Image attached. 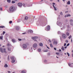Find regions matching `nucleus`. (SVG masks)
<instances>
[{
  "label": "nucleus",
  "instance_id": "obj_59",
  "mask_svg": "<svg viewBox=\"0 0 73 73\" xmlns=\"http://www.w3.org/2000/svg\"><path fill=\"white\" fill-rule=\"evenodd\" d=\"M71 41L72 42V39H71Z\"/></svg>",
  "mask_w": 73,
  "mask_h": 73
},
{
  "label": "nucleus",
  "instance_id": "obj_57",
  "mask_svg": "<svg viewBox=\"0 0 73 73\" xmlns=\"http://www.w3.org/2000/svg\"><path fill=\"white\" fill-rule=\"evenodd\" d=\"M64 54H65V55H66V53H64Z\"/></svg>",
  "mask_w": 73,
  "mask_h": 73
},
{
  "label": "nucleus",
  "instance_id": "obj_12",
  "mask_svg": "<svg viewBox=\"0 0 73 73\" xmlns=\"http://www.w3.org/2000/svg\"><path fill=\"white\" fill-rule=\"evenodd\" d=\"M28 19V17L27 16H25V20H27Z\"/></svg>",
  "mask_w": 73,
  "mask_h": 73
},
{
  "label": "nucleus",
  "instance_id": "obj_1",
  "mask_svg": "<svg viewBox=\"0 0 73 73\" xmlns=\"http://www.w3.org/2000/svg\"><path fill=\"white\" fill-rule=\"evenodd\" d=\"M15 9V7L14 6H12L10 7L9 10V11L11 12H13Z\"/></svg>",
  "mask_w": 73,
  "mask_h": 73
},
{
  "label": "nucleus",
  "instance_id": "obj_39",
  "mask_svg": "<svg viewBox=\"0 0 73 73\" xmlns=\"http://www.w3.org/2000/svg\"><path fill=\"white\" fill-rule=\"evenodd\" d=\"M69 65V66H70V67H71V64H70L69 63L68 64Z\"/></svg>",
  "mask_w": 73,
  "mask_h": 73
},
{
  "label": "nucleus",
  "instance_id": "obj_18",
  "mask_svg": "<svg viewBox=\"0 0 73 73\" xmlns=\"http://www.w3.org/2000/svg\"><path fill=\"white\" fill-rule=\"evenodd\" d=\"M11 60H14V59L15 58L14 57H11Z\"/></svg>",
  "mask_w": 73,
  "mask_h": 73
},
{
  "label": "nucleus",
  "instance_id": "obj_56",
  "mask_svg": "<svg viewBox=\"0 0 73 73\" xmlns=\"http://www.w3.org/2000/svg\"><path fill=\"white\" fill-rule=\"evenodd\" d=\"M59 50L60 52H61V50L60 49Z\"/></svg>",
  "mask_w": 73,
  "mask_h": 73
},
{
  "label": "nucleus",
  "instance_id": "obj_43",
  "mask_svg": "<svg viewBox=\"0 0 73 73\" xmlns=\"http://www.w3.org/2000/svg\"><path fill=\"white\" fill-rule=\"evenodd\" d=\"M69 43H68L67 44V46H69Z\"/></svg>",
  "mask_w": 73,
  "mask_h": 73
},
{
  "label": "nucleus",
  "instance_id": "obj_34",
  "mask_svg": "<svg viewBox=\"0 0 73 73\" xmlns=\"http://www.w3.org/2000/svg\"><path fill=\"white\" fill-rule=\"evenodd\" d=\"M67 55H68V57L69 56L70 54H69V53H68V52H67Z\"/></svg>",
  "mask_w": 73,
  "mask_h": 73
},
{
  "label": "nucleus",
  "instance_id": "obj_9",
  "mask_svg": "<svg viewBox=\"0 0 73 73\" xmlns=\"http://www.w3.org/2000/svg\"><path fill=\"white\" fill-rule=\"evenodd\" d=\"M62 37L63 38H66V35L65 34H63L62 35Z\"/></svg>",
  "mask_w": 73,
  "mask_h": 73
},
{
  "label": "nucleus",
  "instance_id": "obj_42",
  "mask_svg": "<svg viewBox=\"0 0 73 73\" xmlns=\"http://www.w3.org/2000/svg\"><path fill=\"white\" fill-rule=\"evenodd\" d=\"M66 43H68V41L67 40H66Z\"/></svg>",
  "mask_w": 73,
  "mask_h": 73
},
{
  "label": "nucleus",
  "instance_id": "obj_58",
  "mask_svg": "<svg viewBox=\"0 0 73 73\" xmlns=\"http://www.w3.org/2000/svg\"><path fill=\"white\" fill-rule=\"evenodd\" d=\"M14 0V1H17V0Z\"/></svg>",
  "mask_w": 73,
  "mask_h": 73
},
{
  "label": "nucleus",
  "instance_id": "obj_6",
  "mask_svg": "<svg viewBox=\"0 0 73 73\" xmlns=\"http://www.w3.org/2000/svg\"><path fill=\"white\" fill-rule=\"evenodd\" d=\"M23 48H27V44H24L23 45Z\"/></svg>",
  "mask_w": 73,
  "mask_h": 73
},
{
  "label": "nucleus",
  "instance_id": "obj_3",
  "mask_svg": "<svg viewBox=\"0 0 73 73\" xmlns=\"http://www.w3.org/2000/svg\"><path fill=\"white\" fill-rule=\"evenodd\" d=\"M32 39H33V40H34L35 41H37L36 40H35L38 39V37L37 36H35L34 37H32Z\"/></svg>",
  "mask_w": 73,
  "mask_h": 73
},
{
  "label": "nucleus",
  "instance_id": "obj_28",
  "mask_svg": "<svg viewBox=\"0 0 73 73\" xmlns=\"http://www.w3.org/2000/svg\"><path fill=\"white\" fill-rule=\"evenodd\" d=\"M50 45L51 47L52 48L53 47V45H52V44L51 43L50 44Z\"/></svg>",
  "mask_w": 73,
  "mask_h": 73
},
{
  "label": "nucleus",
  "instance_id": "obj_38",
  "mask_svg": "<svg viewBox=\"0 0 73 73\" xmlns=\"http://www.w3.org/2000/svg\"><path fill=\"white\" fill-rule=\"evenodd\" d=\"M12 23V21H10L9 22V24H11V23Z\"/></svg>",
  "mask_w": 73,
  "mask_h": 73
},
{
  "label": "nucleus",
  "instance_id": "obj_33",
  "mask_svg": "<svg viewBox=\"0 0 73 73\" xmlns=\"http://www.w3.org/2000/svg\"><path fill=\"white\" fill-rule=\"evenodd\" d=\"M2 38H3V36H0V39H1V40H2Z\"/></svg>",
  "mask_w": 73,
  "mask_h": 73
},
{
  "label": "nucleus",
  "instance_id": "obj_53",
  "mask_svg": "<svg viewBox=\"0 0 73 73\" xmlns=\"http://www.w3.org/2000/svg\"><path fill=\"white\" fill-rule=\"evenodd\" d=\"M66 48H67V47H66V46H65V47H64V48L65 49H66Z\"/></svg>",
  "mask_w": 73,
  "mask_h": 73
},
{
  "label": "nucleus",
  "instance_id": "obj_5",
  "mask_svg": "<svg viewBox=\"0 0 73 73\" xmlns=\"http://www.w3.org/2000/svg\"><path fill=\"white\" fill-rule=\"evenodd\" d=\"M18 5L19 7H21V6L23 5V4L21 3H18Z\"/></svg>",
  "mask_w": 73,
  "mask_h": 73
},
{
  "label": "nucleus",
  "instance_id": "obj_44",
  "mask_svg": "<svg viewBox=\"0 0 73 73\" xmlns=\"http://www.w3.org/2000/svg\"><path fill=\"white\" fill-rule=\"evenodd\" d=\"M18 40L19 41H21V39H18Z\"/></svg>",
  "mask_w": 73,
  "mask_h": 73
},
{
  "label": "nucleus",
  "instance_id": "obj_32",
  "mask_svg": "<svg viewBox=\"0 0 73 73\" xmlns=\"http://www.w3.org/2000/svg\"><path fill=\"white\" fill-rule=\"evenodd\" d=\"M16 3V2L13 1H12V3H13V4L14 3Z\"/></svg>",
  "mask_w": 73,
  "mask_h": 73
},
{
  "label": "nucleus",
  "instance_id": "obj_40",
  "mask_svg": "<svg viewBox=\"0 0 73 73\" xmlns=\"http://www.w3.org/2000/svg\"><path fill=\"white\" fill-rule=\"evenodd\" d=\"M60 15H62V13L61 12L60 13Z\"/></svg>",
  "mask_w": 73,
  "mask_h": 73
},
{
  "label": "nucleus",
  "instance_id": "obj_61",
  "mask_svg": "<svg viewBox=\"0 0 73 73\" xmlns=\"http://www.w3.org/2000/svg\"><path fill=\"white\" fill-rule=\"evenodd\" d=\"M72 53H73V50L72 51Z\"/></svg>",
  "mask_w": 73,
  "mask_h": 73
},
{
  "label": "nucleus",
  "instance_id": "obj_27",
  "mask_svg": "<svg viewBox=\"0 0 73 73\" xmlns=\"http://www.w3.org/2000/svg\"><path fill=\"white\" fill-rule=\"evenodd\" d=\"M23 5L24 7H26V6H25V4L24 3H23Z\"/></svg>",
  "mask_w": 73,
  "mask_h": 73
},
{
  "label": "nucleus",
  "instance_id": "obj_63",
  "mask_svg": "<svg viewBox=\"0 0 73 73\" xmlns=\"http://www.w3.org/2000/svg\"><path fill=\"white\" fill-rule=\"evenodd\" d=\"M56 57H57V58H58V57L56 56Z\"/></svg>",
  "mask_w": 73,
  "mask_h": 73
},
{
  "label": "nucleus",
  "instance_id": "obj_22",
  "mask_svg": "<svg viewBox=\"0 0 73 73\" xmlns=\"http://www.w3.org/2000/svg\"><path fill=\"white\" fill-rule=\"evenodd\" d=\"M16 29L17 30H19V27H17L16 28Z\"/></svg>",
  "mask_w": 73,
  "mask_h": 73
},
{
  "label": "nucleus",
  "instance_id": "obj_41",
  "mask_svg": "<svg viewBox=\"0 0 73 73\" xmlns=\"http://www.w3.org/2000/svg\"><path fill=\"white\" fill-rule=\"evenodd\" d=\"M5 31H3V35H4V34H5Z\"/></svg>",
  "mask_w": 73,
  "mask_h": 73
},
{
  "label": "nucleus",
  "instance_id": "obj_29",
  "mask_svg": "<svg viewBox=\"0 0 73 73\" xmlns=\"http://www.w3.org/2000/svg\"><path fill=\"white\" fill-rule=\"evenodd\" d=\"M7 1L8 3H11V0H7Z\"/></svg>",
  "mask_w": 73,
  "mask_h": 73
},
{
  "label": "nucleus",
  "instance_id": "obj_8",
  "mask_svg": "<svg viewBox=\"0 0 73 73\" xmlns=\"http://www.w3.org/2000/svg\"><path fill=\"white\" fill-rule=\"evenodd\" d=\"M70 24L71 25H73V20H70Z\"/></svg>",
  "mask_w": 73,
  "mask_h": 73
},
{
  "label": "nucleus",
  "instance_id": "obj_20",
  "mask_svg": "<svg viewBox=\"0 0 73 73\" xmlns=\"http://www.w3.org/2000/svg\"><path fill=\"white\" fill-rule=\"evenodd\" d=\"M66 35L67 36H69V33L68 32H67L66 33Z\"/></svg>",
  "mask_w": 73,
  "mask_h": 73
},
{
  "label": "nucleus",
  "instance_id": "obj_49",
  "mask_svg": "<svg viewBox=\"0 0 73 73\" xmlns=\"http://www.w3.org/2000/svg\"><path fill=\"white\" fill-rule=\"evenodd\" d=\"M26 33H22V35H24Z\"/></svg>",
  "mask_w": 73,
  "mask_h": 73
},
{
  "label": "nucleus",
  "instance_id": "obj_46",
  "mask_svg": "<svg viewBox=\"0 0 73 73\" xmlns=\"http://www.w3.org/2000/svg\"><path fill=\"white\" fill-rule=\"evenodd\" d=\"M48 41H49V42H51V41H50V39H49L48 40Z\"/></svg>",
  "mask_w": 73,
  "mask_h": 73
},
{
  "label": "nucleus",
  "instance_id": "obj_50",
  "mask_svg": "<svg viewBox=\"0 0 73 73\" xmlns=\"http://www.w3.org/2000/svg\"><path fill=\"white\" fill-rule=\"evenodd\" d=\"M66 45V43H64V46H65Z\"/></svg>",
  "mask_w": 73,
  "mask_h": 73
},
{
  "label": "nucleus",
  "instance_id": "obj_10",
  "mask_svg": "<svg viewBox=\"0 0 73 73\" xmlns=\"http://www.w3.org/2000/svg\"><path fill=\"white\" fill-rule=\"evenodd\" d=\"M53 43H54V45H57V43H58V42H57V41H54V42H53Z\"/></svg>",
  "mask_w": 73,
  "mask_h": 73
},
{
  "label": "nucleus",
  "instance_id": "obj_13",
  "mask_svg": "<svg viewBox=\"0 0 73 73\" xmlns=\"http://www.w3.org/2000/svg\"><path fill=\"white\" fill-rule=\"evenodd\" d=\"M39 46H43V44H42V43H39Z\"/></svg>",
  "mask_w": 73,
  "mask_h": 73
},
{
  "label": "nucleus",
  "instance_id": "obj_11",
  "mask_svg": "<svg viewBox=\"0 0 73 73\" xmlns=\"http://www.w3.org/2000/svg\"><path fill=\"white\" fill-rule=\"evenodd\" d=\"M47 29L48 31H49L50 30V26L49 25H48L47 27Z\"/></svg>",
  "mask_w": 73,
  "mask_h": 73
},
{
  "label": "nucleus",
  "instance_id": "obj_62",
  "mask_svg": "<svg viewBox=\"0 0 73 73\" xmlns=\"http://www.w3.org/2000/svg\"><path fill=\"white\" fill-rule=\"evenodd\" d=\"M67 12H68V11H66L65 12V13H67Z\"/></svg>",
  "mask_w": 73,
  "mask_h": 73
},
{
  "label": "nucleus",
  "instance_id": "obj_45",
  "mask_svg": "<svg viewBox=\"0 0 73 73\" xmlns=\"http://www.w3.org/2000/svg\"><path fill=\"white\" fill-rule=\"evenodd\" d=\"M0 10H1V11H2V8H0Z\"/></svg>",
  "mask_w": 73,
  "mask_h": 73
},
{
  "label": "nucleus",
  "instance_id": "obj_31",
  "mask_svg": "<svg viewBox=\"0 0 73 73\" xmlns=\"http://www.w3.org/2000/svg\"><path fill=\"white\" fill-rule=\"evenodd\" d=\"M17 22L18 23H19V22H20V20L18 19L17 20Z\"/></svg>",
  "mask_w": 73,
  "mask_h": 73
},
{
  "label": "nucleus",
  "instance_id": "obj_36",
  "mask_svg": "<svg viewBox=\"0 0 73 73\" xmlns=\"http://www.w3.org/2000/svg\"><path fill=\"white\" fill-rule=\"evenodd\" d=\"M7 46H10V44L9 43H8L7 44Z\"/></svg>",
  "mask_w": 73,
  "mask_h": 73
},
{
  "label": "nucleus",
  "instance_id": "obj_37",
  "mask_svg": "<svg viewBox=\"0 0 73 73\" xmlns=\"http://www.w3.org/2000/svg\"><path fill=\"white\" fill-rule=\"evenodd\" d=\"M22 73H25V72H24V71L23 70L22 71Z\"/></svg>",
  "mask_w": 73,
  "mask_h": 73
},
{
  "label": "nucleus",
  "instance_id": "obj_19",
  "mask_svg": "<svg viewBox=\"0 0 73 73\" xmlns=\"http://www.w3.org/2000/svg\"><path fill=\"white\" fill-rule=\"evenodd\" d=\"M12 63H14L15 62V60H13L11 61Z\"/></svg>",
  "mask_w": 73,
  "mask_h": 73
},
{
  "label": "nucleus",
  "instance_id": "obj_25",
  "mask_svg": "<svg viewBox=\"0 0 73 73\" xmlns=\"http://www.w3.org/2000/svg\"><path fill=\"white\" fill-rule=\"evenodd\" d=\"M38 52H41V49L39 48L38 49Z\"/></svg>",
  "mask_w": 73,
  "mask_h": 73
},
{
  "label": "nucleus",
  "instance_id": "obj_23",
  "mask_svg": "<svg viewBox=\"0 0 73 73\" xmlns=\"http://www.w3.org/2000/svg\"><path fill=\"white\" fill-rule=\"evenodd\" d=\"M0 28H5V27L3 26H0Z\"/></svg>",
  "mask_w": 73,
  "mask_h": 73
},
{
  "label": "nucleus",
  "instance_id": "obj_14",
  "mask_svg": "<svg viewBox=\"0 0 73 73\" xmlns=\"http://www.w3.org/2000/svg\"><path fill=\"white\" fill-rule=\"evenodd\" d=\"M28 32L30 33H33V31L32 30H29Z\"/></svg>",
  "mask_w": 73,
  "mask_h": 73
},
{
  "label": "nucleus",
  "instance_id": "obj_2",
  "mask_svg": "<svg viewBox=\"0 0 73 73\" xmlns=\"http://www.w3.org/2000/svg\"><path fill=\"white\" fill-rule=\"evenodd\" d=\"M0 51L2 53H6L5 48H0Z\"/></svg>",
  "mask_w": 73,
  "mask_h": 73
},
{
  "label": "nucleus",
  "instance_id": "obj_16",
  "mask_svg": "<svg viewBox=\"0 0 73 73\" xmlns=\"http://www.w3.org/2000/svg\"><path fill=\"white\" fill-rule=\"evenodd\" d=\"M70 16V14H68L67 15H65V17H69Z\"/></svg>",
  "mask_w": 73,
  "mask_h": 73
},
{
  "label": "nucleus",
  "instance_id": "obj_30",
  "mask_svg": "<svg viewBox=\"0 0 73 73\" xmlns=\"http://www.w3.org/2000/svg\"><path fill=\"white\" fill-rule=\"evenodd\" d=\"M71 37H72V36L70 35L68 37V38L69 39H70V38H71Z\"/></svg>",
  "mask_w": 73,
  "mask_h": 73
},
{
  "label": "nucleus",
  "instance_id": "obj_60",
  "mask_svg": "<svg viewBox=\"0 0 73 73\" xmlns=\"http://www.w3.org/2000/svg\"><path fill=\"white\" fill-rule=\"evenodd\" d=\"M5 47V46H3V47Z\"/></svg>",
  "mask_w": 73,
  "mask_h": 73
},
{
  "label": "nucleus",
  "instance_id": "obj_64",
  "mask_svg": "<svg viewBox=\"0 0 73 73\" xmlns=\"http://www.w3.org/2000/svg\"><path fill=\"white\" fill-rule=\"evenodd\" d=\"M72 57H73V53L72 54Z\"/></svg>",
  "mask_w": 73,
  "mask_h": 73
},
{
  "label": "nucleus",
  "instance_id": "obj_21",
  "mask_svg": "<svg viewBox=\"0 0 73 73\" xmlns=\"http://www.w3.org/2000/svg\"><path fill=\"white\" fill-rule=\"evenodd\" d=\"M61 49L62 50H65V49H64V46H62L61 48Z\"/></svg>",
  "mask_w": 73,
  "mask_h": 73
},
{
  "label": "nucleus",
  "instance_id": "obj_52",
  "mask_svg": "<svg viewBox=\"0 0 73 73\" xmlns=\"http://www.w3.org/2000/svg\"><path fill=\"white\" fill-rule=\"evenodd\" d=\"M46 46L47 48H48V49H49V48L48 47V46H47L46 45Z\"/></svg>",
  "mask_w": 73,
  "mask_h": 73
},
{
  "label": "nucleus",
  "instance_id": "obj_55",
  "mask_svg": "<svg viewBox=\"0 0 73 73\" xmlns=\"http://www.w3.org/2000/svg\"><path fill=\"white\" fill-rule=\"evenodd\" d=\"M8 73H11V72H10V71H8Z\"/></svg>",
  "mask_w": 73,
  "mask_h": 73
},
{
  "label": "nucleus",
  "instance_id": "obj_7",
  "mask_svg": "<svg viewBox=\"0 0 73 73\" xmlns=\"http://www.w3.org/2000/svg\"><path fill=\"white\" fill-rule=\"evenodd\" d=\"M52 4H53L52 5L54 8V9L55 11H57V9H56V7H55V6H54V5H55V3H53Z\"/></svg>",
  "mask_w": 73,
  "mask_h": 73
},
{
  "label": "nucleus",
  "instance_id": "obj_35",
  "mask_svg": "<svg viewBox=\"0 0 73 73\" xmlns=\"http://www.w3.org/2000/svg\"><path fill=\"white\" fill-rule=\"evenodd\" d=\"M48 50H47L44 51V52H48Z\"/></svg>",
  "mask_w": 73,
  "mask_h": 73
},
{
  "label": "nucleus",
  "instance_id": "obj_54",
  "mask_svg": "<svg viewBox=\"0 0 73 73\" xmlns=\"http://www.w3.org/2000/svg\"><path fill=\"white\" fill-rule=\"evenodd\" d=\"M30 20L31 22H32V19H31Z\"/></svg>",
  "mask_w": 73,
  "mask_h": 73
},
{
  "label": "nucleus",
  "instance_id": "obj_15",
  "mask_svg": "<svg viewBox=\"0 0 73 73\" xmlns=\"http://www.w3.org/2000/svg\"><path fill=\"white\" fill-rule=\"evenodd\" d=\"M12 41L13 42H15V39H12Z\"/></svg>",
  "mask_w": 73,
  "mask_h": 73
},
{
  "label": "nucleus",
  "instance_id": "obj_4",
  "mask_svg": "<svg viewBox=\"0 0 73 73\" xmlns=\"http://www.w3.org/2000/svg\"><path fill=\"white\" fill-rule=\"evenodd\" d=\"M37 47V44L36 43H35L33 45V47L34 48H36Z\"/></svg>",
  "mask_w": 73,
  "mask_h": 73
},
{
  "label": "nucleus",
  "instance_id": "obj_47",
  "mask_svg": "<svg viewBox=\"0 0 73 73\" xmlns=\"http://www.w3.org/2000/svg\"><path fill=\"white\" fill-rule=\"evenodd\" d=\"M9 56H8V60H9Z\"/></svg>",
  "mask_w": 73,
  "mask_h": 73
},
{
  "label": "nucleus",
  "instance_id": "obj_26",
  "mask_svg": "<svg viewBox=\"0 0 73 73\" xmlns=\"http://www.w3.org/2000/svg\"><path fill=\"white\" fill-rule=\"evenodd\" d=\"M70 4V1H69L67 3V4Z\"/></svg>",
  "mask_w": 73,
  "mask_h": 73
},
{
  "label": "nucleus",
  "instance_id": "obj_51",
  "mask_svg": "<svg viewBox=\"0 0 73 73\" xmlns=\"http://www.w3.org/2000/svg\"><path fill=\"white\" fill-rule=\"evenodd\" d=\"M54 50H56V48H54Z\"/></svg>",
  "mask_w": 73,
  "mask_h": 73
},
{
  "label": "nucleus",
  "instance_id": "obj_17",
  "mask_svg": "<svg viewBox=\"0 0 73 73\" xmlns=\"http://www.w3.org/2000/svg\"><path fill=\"white\" fill-rule=\"evenodd\" d=\"M11 48L9 47H8L7 48V50H9V51H11Z\"/></svg>",
  "mask_w": 73,
  "mask_h": 73
},
{
  "label": "nucleus",
  "instance_id": "obj_24",
  "mask_svg": "<svg viewBox=\"0 0 73 73\" xmlns=\"http://www.w3.org/2000/svg\"><path fill=\"white\" fill-rule=\"evenodd\" d=\"M4 67L5 68H7V67H8V65L6 64H5Z\"/></svg>",
  "mask_w": 73,
  "mask_h": 73
},
{
  "label": "nucleus",
  "instance_id": "obj_48",
  "mask_svg": "<svg viewBox=\"0 0 73 73\" xmlns=\"http://www.w3.org/2000/svg\"><path fill=\"white\" fill-rule=\"evenodd\" d=\"M56 54H57L58 55L59 54V53H56Z\"/></svg>",
  "mask_w": 73,
  "mask_h": 73
}]
</instances>
